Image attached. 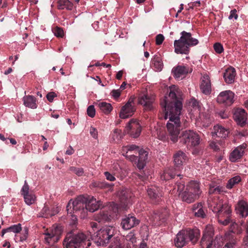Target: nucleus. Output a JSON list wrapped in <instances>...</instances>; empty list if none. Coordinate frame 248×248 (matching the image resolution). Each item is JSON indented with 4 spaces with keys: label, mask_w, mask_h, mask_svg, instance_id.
<instances>
[{
    "label": "nucleus",
    "mask_w": 248,
    "mask_h": 248,
    "mask_svg": "<svg viewBox=\"0 0 248 248\" xmlns=\"http://www.w3.org/2000/svg\"><path fill=\"white\" fill-rule=\"evenodd\" d=\"M168 92L169 96H165L161 101L162 112H160L158 117L160 120L169 118L167 124V129L171 140L176 142L181 129L180 115L182 108V93L175 85L170 86Z\"/></svg>",
    "instance_id": "nucleus-1"
},
{
    "label": "nucleus",
    "mask_w": 248,
    "mask_h": 248,
    "mask_svg": "<svg viewBox=\"0 0 248 248\" xmlns=\"http://www.w3.org/2000/svg\"><path fill=\"white\" fill-rule=\"evenodd\" d=\"M91 244L89 236L74 228L67 233L63 241L64 248H89Z\"/></svg>",
    "instance_id": "nucleus-2"
},
{
    "label": "nucleus",
    "mask_w": 248,
    "mask_h": 248,
    "mask_svg": "<svg viewBox=\"0 0 248 248\" xmlns=\"http://www.w3.org/2000/svg\"><path fill=\"white\" fill-rule=\"evenodd\" d=\"M180 34V38L174 42V52L176 54H188L190 47L197 45L199 41L193 38L190 32L183 31Z\"/></svg>",
    "instance_id": "nucleus-3"
},
{
    "label": "nucleus",
    "mask_w": 248,
    "mask_h": 248,
    "mask_svg": "<svg viewBox=\"0 0 248 248\" xmlns=\"http://www.w3.org/2000/svg\"><path fill=\"white\" fill-rule=\"evenodd\" d=\"M200 236V231L197 228L181 231L177 234L174 239L175 245L178 248H182L189 241L195 244L199 240Z\"/></svg>",
    "instance_id": "nucleus-4"
},
{
    "label": "nucleus",
    "mask_w": 248,
    "mask_h": 248,
    "mask_svg": "<svg viewBox=\"0 0 248 248\" xmlns=\"http://www.w3.org/2000/svg\"><path fill=\"white\" fill-rule=\"evenodd\" d=\"M201 193L200 184L196 181H191L186 186V190L180 195L182 201L190 203L194 202Z\"/></svg>",
    "instance_id": "nucleus-5"
},
{
    "label": "nucleus",
    "mask_w": 248,
    "mask_h": 248,
    "mask_svg": "<svg viewBox=\"0 0 248 248\" xmlns=\"http://www.w3.org/2000/svg\"><path fill=\"white\" fill-rule=\"evenodd\" d=\"M119 212V208L117 203L112 202L109 206L105 207L99 213L94 216L95 221L100 223L109 222Z\"/></svg>",
    "instance_id": "nucleus-6"
},
{
    "label": "nucleus",
    "mask_w": 248,
    "mask_h": 248,
    "mask_svg": "<svg viewBox=\"0 0 248 248\" xmlns=\"http://www.w3.org/2000/svg\"><path fill=\"white\" fill-rule=\"evenodd\" d=\"M116 228L112 226H106L97 232L96 243L98 246H106L111 240L116 238Z\"/></svg>",
    "instance_id": "nucleus-7"
},
{
    "label": "nucleus",
    "mask_w": 248,
    "mask_h": 248,
    "mask_svg": "<svg viewBox=\"0 0 248 248\" xmlns=\"http://www.w3.org/2000/svg\"><path fill=\"white\" fill-rule=\"evenodd\" d=\"M63 232L61 225H54L50 230H47L44 233L46 243L50 246H53L60 239Z\"/></svg>",
    "instance_id": "nucleus-8"
},
{
    "label": "nucleus",
    "mask_w": 248,
    "mask_h": 248,
    "mask_svg": "<svg viewBox=\"0 0 248 248\" xmlns=\"http://www.w3.org/2000/svg\"><path fill=\"white\" fill-rule=\"evenodd\" d=\"M180 138L181 142L190 147L198 146L201 142L200 135L193 130H188L183 131Z\"/></svg>",
    "instance_id": "nucleus-9"
},
{
    "label": "nucleus",
    "mask_w": 248,
    "mask_h": 248,
    "mask_svg": "<svg viewBox=\"0 0 248 248\" xmlns=\"http://www.w3.org/2000/svg\"><path fill=\"white\" fill-rule=\"evenodd\" d=\"M86 202L87 198L86 197L83 196H78L72 202V204L71 203V201L68 203L66 207L68 212H69V208H71L72 207L75 213L80 212L81 217H85L87 216L86 208L85 207Z\"/></svg>",
    "instance_id": "nucleus-10"
},
{
    "label": "nucleus",
    "mask_w": 248,
    "mask_h": 248,
    "mask_svg": "<svg viewBox=\"0 0 248 248\" xmlns=\"http://www.w3.org/2000/svg\"><path fill=\"white\" fill-rule=\"evenodd\" d=\"M213 236L214 232L212 228L206 229L204 231L201 241L202 248H214L215 247Z\"/></svg>",
    "instance_id": "nucleus-11"
},
{
    "label": "nucleus",
    "mask_w": 248,
    "mask_h": 248,
    "mask_svg": "<svg viewBox=\"0 0 248 248\" xmlns=\"http://www.w3.org/2000/svg\"><path fill=\"white\" fill-rule=\"evenodd\" d=\"M234 93L230 90L222 91L218 95L217 101L226 106L232 105L234 102Z\"/></svg>",
    "instance_id": "nucleus-12"
},
{
    "label": "nucleus",
    "mask_w": 248,
    "mask_h": 248,
    "mask_svg": "<svg viewBox=\"0 0 248 248\" xmlns=\"http://www.w3.org/2000/svg\"><path fill=\"white\" fill-rule=\"evenodd\" d=\"M148 196L153 204H158L161 200L162 193L160 188L155 186H150L147 189Z\"/></svg>",
    "instance_id": "nucleus-13"
},
{
    "label": "nucleus",
    "mask_w": 248,
    "mask_h": 248,
    "mask_svg": "<svg viewBox=\"0 0 248 248\" xmlns=\"http://www.w3.org/2000/svg\"><path fill=\"white\" fill-rule=\"evenodd\" d=\"M140 219L137 218L133 214H128L122 218L121 226L124 230H127L136 227L140 223Z\"/></svg>",
    "instance_id": "nucleus-14"
},
{
    "label": "nucleus",
    "mask_w": 248,
    "mask_h": 248,
    "mask_svg": "<svg viewBox=\"0 0 248 248\" xmlns=\"http://www.w3.org/2000/svg\"><path fill=\"white\" fill-rule=\"evenodd\" d=\"M141 127L140 124L136 120H131L125 127V132L131 137L136 138L140 134Z\"/></svg>",
    "instance_id": "nucleus-15"
},
{
    "label": "nucleus",
    "mask_w": 248,
    "mask_h": 248,
    "mask_svg": "<svg viewBox=\"0 0 248 248\" xmlns=\"http://www.w3.org/2000/svg\"><path fill=\"white\" fill-rule=\"evenodd\" d=\"M155 97L147 94L140 95L138 98V103L143 106L145 111H152L154 109Z\"/></svg>",
    "instance_id": "nucleus-16"
},
{
    "label": "nucleus",
    "mask_w": 248,
    "mask_h": 248,
    "mask_svg": "<svg viewBox=\"0 0 248 248\" xmlns=\"http://www.w3.org/2000/svg\"><path fill=\"white\" fill-rule=\"evenodd\" d=\"M132 196L133 194L128 189H125L121 191L119 194L120 207L118 205L119 211L121 208L123 210L125 209L127 206L131 203Z\"/></svg>",
    "instance_id": "nucleus-17"
},
{
    "label": "nucleus",
    "mask_w": 248,
    "mask_h": 248,
    "mask_svg": "<svg viewBox=\"0 0 248 248\" xmlns=\"http://www.w3.org/2000/svg\"><path fill=\"white\" fill-rule=\"evenodd\" d=\"M208 208L214 213L219 212V209L223 206V200L217 196H210L207 200Z\"/></svg>",
    "instance_id": "nucleus-18"
},
{
    "label": "nucleus",
    "mask_w": 248,
    "mask_h": 248,
    "mask_svg": "<svg viewBox=\"0 0 248 248\" xmlns=\"http://www.w3.org/2000/svg\"><path fill=\"white\" fill-rule=\"evenodd\" d=\"M173 163L175 168H179V170L183 169V165L188 160V157L185 153L181 150L176 152L173 155Z\"/></svg>",
    "instance_id": "nucleus-19"
},
{
    "label": "nucleus",
    "mask_w": 248,
    "mask_h": 248,
    "mask_svg": "<svg viewBox=\"0 0 248 248\" xmlns=\"http://www.w3.org/2000/svg\"><path fill=\"white\" fill-rule=\"evenodd\" d=\"M176 175L177 178L181 176L179 168L170 167L167 168L164 170L163 173L161 175V179L162 180L168 181L175 178Z\"/></svg>",
    "instance_id": "nucleus-20"
},
{
    "label": "nucleus",
    "mask_w": 248,
    "mask_h": 248,
    "mask_svg": "<svg viewBox=\"0 0 248 248\" xmlns=\"http://www.w3.org/2000/svg\"><path fill=\"white\" fill-rule=\"evenodd\" d=\"M234 118L238 124L244 126L247 119V113L244 109L238 108L234 113Z\"/></svg>",
    "instance_id": "nucleus-21"
},
{
    "label": "nucleus",
    "mask_w": 248,
    "mask_h": 248,
    "mask_svg": "<svg viewBox=\"0 0 248 248\" xmlns=\"http://www.w3.org/2000/svg\"><path fill=\"white\" fill-rule=\"evenodd\" d=\"M211 133L213 138L219 137L224 139L228 136L229 131L228 129L221 125L217 124L214 126Z\"/></svg>",
    "instance_id": "nucleus-22"
},
{
    "label": "nucleus",
    "mask_w": 248,
    "mask_h": 248,
    "mask_svg": "<svg viewBox=\"0 0 248 248\" xmlns=\"http://www.w3.org/2000/svg\"><path fill=\"white\" fill-rule=\"evenodd\" d=\"M235 210L236 213L243 218L248 216V203L244 200H240L238 202Z\"/></svg>",
    "instance_id": "nucleus-23"
},
{
    "label": "nucleus",
    "mask_w": 248,
    "mask_h": 248,
    "mask_svg": "<svg viewBox=\"0 0 248 248\" xmlns=\"http://www.w3.org/2000/svg\"><path fill=\"white\" fill-rule=\"evenodd\" d=\"M129 103H126L121 109L119 115L122 119H125L132 116L136 111L135 106L129 105Z\"/></svg>",
    "instance_id": "nucleus-24"
},
{
    "label": "nucleus",
    "mask_w": 248,
    "mask_h": 248,
    "mask_svg": "<svg viewBox=\"0 0 248 248\" xmlns=\"http://www.w3.org/2000/svg\"><path fill=\"white\" fill-rule=\"evenodd\" d=\"M246 146L242 145L236 147L230 155L229 159L232 162H235L243 156Z\"/></svg>",
    "instance_id": "nucleus-25"
},
{
    "label": "nucleus",
    "mask_w": 248,
    "mask_h": 248,
    "mask_svg": "<svg viewBox=\"0 0 248 248\" xmlns=\"http://www.w3.org/2000/svg\"><path fill=\"white\" fill-rule=\"evenodd\" d=\"M139 158L137 162V166L138 168L141 170L145 166L148 158V152L143 149L138 150Z\"/></svg>",
    "instance_id": "nucleus-26"
},
{
    "label": "nucleus",
    "mask_w": 248,
    "mask_h": 248,
    "mask_svg": "<svg viewBox=\"0 0 248 248\" xmlns=\"http://www.w3.org/2000/svg\"><path fill=\"white\" fill-rule=\"evenodd\" d=\"M101 202L100 201H96V199L92 197L90 199H87L86 204V214L87 212H93L100 208Z\"/></svg>",
    "instance_id": "nucleus-27"
},
{
    "label": "nucleus",
    "mask_w": 248,
    "mask_h": 248,
    "mask_svg": "<svg viewBox=\"0 0 248 248\" xmlns=\"http://www.w3.org/2000/svg\"><path fill=\"white\" fill-rule=\"evenodd\" d=\"M200 89L202 92L205 95H209L211 93V84L209 77L204 76L202 78L200 85Z\"/></svg>",
    "instance_id": "nucleus-28"
},
{
    "label": "nucleus",
    "mask_w": 248,
    "mask_h": 248,
    "mask_svg": "<svg viewBox=\"0 0 248 248\" xmlns=\"http://www.w3.org/2000/svg\"><path fill=\"white\" fill-rule=\"evenodd\" d=\"M236 73L234 68L230 66L225 70L223 74V78L227 84L232 83L235 79Z\"/></svg>",
    "instance_id": "nucleus-29"
},
{
    "label": "nucleus",
    "mask_w": 248,
    "mask_h": 248,
    "mask_svg": "<svg viewBox=\"0 0 248 248\" xmlns=\"http://www.w3.org/2000/svg\"><path fill=\"white\" fill-rule=\"evenodd\" d=\"M188 73V68L185 65H178L174 67L171 70V74L175 78H179L184 76Z\"/></svg>",
    "instance_id": "nucleus-30"
},
{
    "label": "nucleus",
    "mask_w": 248,
    "mask_h": 248,
    "mask_svg": "<svg viewBox=\"0 0 248 248\" xmlns=\"http://www.w3.org/2000/svg\"><path fill=\"white\" fill-rule=\"evenodd\" d=\"M140 148L139 146H136V145L132 144V145H127L126 146H124L123 147V151L124 152H125V155L124 154V155L127 157L128 156H130V159L131 160H137L138 157L134 155L129 154V153L130 152L134 151V153L137 154L138 152V150H140Z\"/></svg>",
    "instance_id": "nucleus-31"
},
{
    "label": "nucleus",
    "mask_w": 248,
    "mask_h": 248,
    "mask_svg": "<svg viewBox=\"0 0 248 248\" xmlns=\"http://www.w3.org/2000/svg\"><path fill=\"white\" fill-rule=\"evenodd\" d=\"M193 212L195 216L197 217L204 218L206 217V214L203 209L202 203H198L193 205Z\"/></svg>",
    "instance_id": "nucleus-32"
},
{
    "label": "nucleus",
    "mask_w": 248,
    "mask_h": 248,
    "mask_svg": "<svg viewBox=\"0 0 248 248\" xmlns=\"http://www.w3.org/2000/svg\"><path fill=\"white\" fill-rule=\"evenodd\" d=\"M23 101L24 105L31 108H36L37 107L36 99L32 95H26L23 97Z\"/></svg>",
    "instance_id": "nucleus-33"
},
{
    "label": "nucleus",
    "mask_w": 248,
    "mask_h": 248,
    "mask_svg": "<svg viewBox=\"0 0 248 248\" xmlns=\"http://www.w3.org/2000/svg\"><path fill=\"white\" fill-rule=\"evenodd\" d=\"M226 192L223 186H220L215 183H212L209 185L208 193L210 195L221 194Z\"/></svg>",
    "instance_id": "nucleus-34"
},
{
    "label": "nucleus",
    "mask_w": 248,
    "mask_h": 248,
    "mask_svg": "<svg viewBox=\"0 0 248 248\" xmlns=\"http://www.w3.org/2000/svg\"><path fill=\"white\" fill-rule=\"evenodd\" d=\"M232 210L231 206L227 204H223L219 209V212H217L218 218H222L223 217H231Z\"/></svg>",
    "instance_id": "nucleus-35"
},
{
    "label": "nucleus",
    "mask_w": 248,
    "mask_h": 248,
    "mask_svg": "<svg viewBox=\"0 0 248 248\" xmlns=\"http://www.w3.org/2000/svg\"><path fill=\"white\" fill-rule=\"evenodd\" d=\"M237 242L235 236H230L225 240L222 248H237Z\"/></svg>",
    "instance_id": "nucleus-36"
},
{
    "label": "nucleus",
    "mask_w": 248,
    "mask_h": 248,
    "mask_svg": "<svg viewBox=\"0 0 248 248\" xmlns=\"http://www.w3.org/2000/svg\"><path fill=\"white\" fill-rule=\"evenodd\" d=\"M125 240L128 242L127 248H131V245L134 246L137 242L135 231L133 230L125 236Z\"/></svg>",
    "instance_id": "nucleus-37"
},
{
    "label": "nucleus",
    "mask_w": 248,
    "mask_h": 248,
    "mask_svg": "<svg viewBox=\"0 0 248 248\" xmlns=\"http://www.w3.org/2000/svg\"><path fill=\"white\" fill-rule=\"evenodd\" d=\"M73 7V4L69 0H58L57 2V8L59 10H71Z\"/></svg>",
    "instance_id": "nucleus-38"
},
{
    "label": "nucleus",
    "mask_w": 248,
    "mask_h": 248,
    "mask_svg": "<svg viewBox=\"0 0 248 248\" xmlns=\"http://www.w3.org/2000/svg\"><path fill=\"white\" fill-rule=\"evenodd\" d=\"M242 181L241 177L239 175L235 176L230 179L226 185V187L228 189H232L235 185L238 184Z\"/></svg>",
    "instance_id": "nucleus-39"
},
{
    "label": "nucleus",
    "mask_w": 248,
    "mask_h": 248,
    "mask_svg": "<svg viewBox=\"0 0 248 248\" xmlns=\"http://www.w3.org/2000/svg\"><path fill=\"white\" fill-rule=\"evenodd\" d=\"M96 105L103 112L106 114L109 113L112 110L111 104L105 102H99Z\"/></svg>",
    "instance_id": "nucleus-40"
},
{
    "label": "nucleus",
    "mask_w": 248,
    "mask_h": 248,
    "mask_svg": "<svg viewBox=\"0 0 248 248\" xmlns=\"http://www.w3.org/2000/svg\"><path fill=\"white\" fill-rule=\"evenodd\" d=\"M21 231V226L20 224L12 225L6 229H3L1 232V236H3L4 234L8 232H14L18 233Z\"/></svg>",
    "instance_id": "nucleus-41"
},
{
    "label": "nucleus",
    "mask_w": 248,
    "mask_h": 248,
    "mask_svg": "<svg viewBox=\"0 0 248 248\" xmlns=\"http://www.w3.org/2000/svg\"><path fill=\"white\" fill-rule=\"evenodd\" d=\"M152 64L158 71H161L163 68V62L160 55H155L152 61Z\"/></svg>",
    "instance_id": "nucleus-42"
},
{
    "label": "nucleus",
    "mask_w": 248,
    "mask_h": 248,
    "mask_svg": "<svg viewBox=\"0 0 248 248\" xmlns=\"http://www.w3.org/2000/svg\"><path fill=\"white\" fill-rule=\"evenodd\" d=\"M23 198L25 203L29 205L34 203L36 200V197L32 193L28 194L27 196L23 197Z\"/></svg>",
    "instance_id": "nucleus-43"
},
{
    "label": "nucleus",
    "mask_w": 248,
    "mask_h": 248,
    "mask_svg": "<svg viewBox=\"0 0 248 248\" xmlns=\"http://www.w3.org/2000/svg\"><path fill=\"white\" fill-rule=\"evenodd\" d=\"M113 141L117 142L119 141L123 138L122 131L120 129H115L111 134Z\"/></svg>",
    "instance_id": "nucleus-44"
},
{
    "label": "nucleus",
    "mask_w": 248,
    "mask_h": 248,
    "mask_svg": "<svg viewBox=\"0 0 248 248\" xmlns=\"http://www.w3.org/2000/svg\"><path fill=\"white\" fill-rule=\"evenodd\" d=\"M168 216V211L166 209H164L162 210V212L159 213L158 215H157L158 219L160 221H161L162 222H165Z\"/></svg>",
    "instance_id": "nucleus-45"
},
{
    "label": "nucleus",
    "mask_w": 248,
    "mask_h": 248,
    "mask_svg": "<svg viewBox=\"0 0 248 248\" xmlns=\"http://www.w3.org/2000/svg\"><path fill=\"white\" fill-rule=\"evenodd\" d=\"M21 195L23 197L27 196L28 194L30 193H31L32 192L30 191V186L28 184L27 181H25L24 184L22 186V188L20 191Z\"/></svg>",
    "instance_id": "nucleus-46"
},
{
    "label": "nucleus",
    "mask_w": 248,
    "mask_h": 248,
    "mask_svg": "<svg viewBox=\"0 0 248 248\" xmlns=\"http://www.w3.org/2000/svg\"><path fill=\"white\" fill-rule=\"evenodd\" d=\"M180 180H177L175 183V186L174 189L177 188L178 191H182L185 187V183L183 181L181 180L182 177H179Z\"/></svg>",
    "instance_id": "nucleus-47"
},
{
    "label": "nucleus",
    "mask_w": 248,
    "mask_h": 248,
    "mask_svg": "<svg viewBox=\"0 0 248 248\" xmlns=\"http://www.w3.org/2000/svg\"><path fill=\"white\" fill-rule=\"evenodd\" d=\"M69 170L75 173L78 176H82L84 173V170L83 168H77L75 167H71L69 169Z\"/></svg>",
    "instance_id": "nucleus-48"
},
{
    "label": "nucleus",
    "mask_w": 248,
    "mask_h": 248,
    "mask_svg": "<svg viewBox=\"0 0 248 248\" xmlns=\"http://www.w3.org/2000/svg\"><path fill=\"white\" fill-rule=\"evenodd\" d=\"M54 35L57 37L62 38L64 35V32L63 30L58 27H56L53 30Z\"/></svg>",
    "instance_id": "nucleus-49"
},
{
    "label": "nucleus",
    "mask_w": 248,
    "mask_h": 248,
    "mask_svg": "<svg viewBox=\"0 0 248 248\" xmlns=\"http://www.w3.org/2000/svg\"><path fill=\"white\" fill-rule=\"evenodd\" d=\"M110 248H123L118 238H114V241L110 246Z\"/></svg>",
    "instance_id": "nucleus-50"
},
{
    "label": "nucleus",
    "mask_w": 248,
    "mask_h": 248,
    "mask_svg": "<svg viewBox=\"0 0 248 248\" xmlns=\"http://www.w3.org/2000/svg\"><path fill=\"white\" fill-rule=\"evenodd\" d=\"M42 212L43 214V217H47L48 216H53L54 214L53 213H51L50 211L49 207L47 205H45L43 209L42 210Z\"/></svg>",
    "instance_id": "nucleus-51"
},
{
    "label": "nucleus",
    "mask_w": 248,
    "mask_h": 248,
    "mask_svg": "<svg viewBox=\"0 0 248 248\" xmlns=\"http://www.w3.org/2000/svg\"><path fill=\"white\" fill-rule=\"evenodd\" d=\"M87 112L89 116L91 118L94 117L95 115L94 107L93 105L89 106L87 108Z\"/></svg>",
    "instance_id": "nucleus-52"
},
{
    "label": "nucleus",
    "mask_w": 248,
    "mask_h": 248,
    "mask_svg": "<svg viewBox=\"0 0 248 248\" xmlns=\"http://www.w3.org/2000/svg\"><path fill=\"white\" fill-rule=\"evenodd\" d=\"M214 48L215 51L218 54L221 53L224 50L223 46L219 43H216L214 44Z\"/></svg>",
    "instance_id": "nucleus-53"
},
{
    "label": "nucleus",
    "mask_w": 248,
    "mask_h": 248,
    "mask_svg": "<svg viewBox=\"0 0 248 248\" xmlns=\"http://www.w3.org/2000/svg\"><path fill=\"white\" fill-rule=\"evenodd\" d=\"M93 185L95 187H98L101 188L109 187L112 186L111 185L106 182H96L93 184Z\"/></svg>",
    "instance_id": "nucleus-54"
},
{
    "label": "nucleus",
    "mask_w": 248,
    "mask_h": 248,
    "mask_svg": "<svg viewBox=\"0 0 248 248\" xmlns=\"http://www.w3.org/2000/svg\"><path fill=\"white\" fill-rule=\"evenodd\" d=\"M164 37L161 34H159L156 36L155 37V43L157 45H160L162 44L164 40Z\"/></svg>",
    "instance_id": "nucleus-55"
},
{
    "label": "nucleus",
    "mask_w": 248,
    "mask_h": 248,
    "mask_svg": "<svg viewBox=\"0 0 248 248\" xmlns=\"http://www.w3.org/2000/svg\"><path fill=\"white\" fill-rule=\"evenodd\" d=\"M90 133L92 137L94 139H97L98 138V131L94 127H91L90 129Z\"/></svg>",
    "instance_id": "nucleus-56"
},
{
    "label": "nucleus",
    "mask_w": 248,
    "mask_h": 248,
    "mask_svg": "<svg viewBox=\"0 0 248 248\" xmlns=\"http://www.w3.org/2000/svg\"><path fill=\"white\" fill-rule=\"evenodd\" d=\"M225 218L223 220L222 218H218V221L223 225H227L231 222L230 217H224Z\"/></svg>",
    "instance_id": "nucleus-57"
},
{
    "label": "nucleus",
    "mask_w": 248,
    "mask_h": 248,
    "mask_svg": "<svg viewBox=\"0 0 248 248\" xmlns=\"http://www.w3.org/2000/svg\"><path fill=\"white\" fill-rule=\"evenodd\" d=\"M104 175L106 179L108 181H114L115 180V177L108 171L105 172Z\"/></svg>",
    "instance_id": "nucleus-58"
},
{
    "label": "nucleus",
    "mask_w": 248,
    "mask_h": 248,
    "mask_svg": "<svg viewBox=\"0 0 248 248\" xmlns=\"http://www.w3.org/2000/svg\"><path fill=\"white\" fill-rule=\"evenodd\" d=\"M56 96V94L54 92H50L46 94L47 99L50 102H52L55 97Z\"/></svg>",
    "instance_id": "nucleus-59"
},
{
    "label": "nucleus",
    "mask_w": 248,
    "mask_h": 248,
    "mask_svg": "<svg viewBox=\"0 0 248 248\" xmlns=\"http://www.w3.org/2000/svg\"><path fill=\"white\" fill-rule=\"evenodd\" d=\"M238 224L235 222H232L231 225L230 229L232 232L235 233L238 230Z\"/></svg>",
    "instance_id": "nucleus-60"
},
{
    "label": "nucleus",
    "mask_w": 248,
    "mask_h": 248,
    "mask_svg": "<svg viewBox=\"0 0 248 248\" xmlns=\"http://www.w3.org/2000/svg\"><path fill=\"white\" fill-rule=\"evenodd\" d=\"M242 246L243 248H248V235H245L243 238Z\"/></svg>",
    "instance_id": "nucleus-61"
},
{
    "label": "nucleus",
    "mask_w": 248,
    "mask_h": 248,
    "mask_svg": "<svg viewBox=\"0 0 248 248\" xmlns=\"http://www.w3.org/2000/svg\"><path fill=\"white\" fill-rule=\"evenodd\" d=\"M209 146L211 149H213L215 151L219 150V148L218 144L215 141L211 142L209 144Z\"/></svg>",
    "instance_id": "nucleus-62"
},
{
    "label": "nucleus",
    "mask_w": 248,
    "mask_h": 248,
    "mask_svg": "<svg viewBox=\"0 0 248 248\" xmlns=\"http://www.w3.org/2000/svg\"><path fill=\"white\" fill-rule=\"evenodd\" d=\"M111 94L113 97L115 98H118L121 95V92L119 90H113Z\"/></svg>",
    "instance_id": "nucleus-63"
},
{
    "label": "nucleus",
    "mask_w": 248,
    "mask_h": 248,
    "mask_svg": "<svg viewBox=\"0 0 248 248\" xmlns=\"http://www.w3.org/2000/svg\"><path fill=\"white\" fill-rule=\"evenodd\" d=\"M236 12L237 11L235 9L232 10L229 16V18L232 19L234 17L235 19H236L238 17V15H237Z\"/></svg>",
    "instance_id": "nucleus-64"
}]
</instances>
